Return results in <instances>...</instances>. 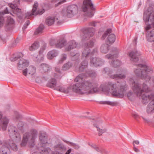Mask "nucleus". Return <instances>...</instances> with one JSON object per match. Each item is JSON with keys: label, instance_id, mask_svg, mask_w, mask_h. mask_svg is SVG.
<instances>
[{"label": "nucleus", "instance_id": "79ce46f5", "mask_svg": "<svg viewBox=\"0 0 154 154\" xmlns=\"http://www.w3.org/2000/svg\"><path fill=\"white\" fill-rule=\"evenodd\" d=\"M55 70L57 73L58 74V75H57L56 74H54V77L57 78H60L61 76H60V75L61 73V71H60L59 68L58 67H56L55 68Z\"/></svg>", "mask_w": 154, "mask_h": 154}, {"label": "nucleus", "instance_id": "b1692460", "mask_svg": "<svg viewBox=\"0 0 154 154\" xmlns=\"http://www.w3.org/2000/svg\"><path fill=\"white\" fill-rule=\"evenodd\" d=\"M9 120L6 117H3L0 121V125L3 131L6 130Z\"/></svg>", "mask_w": 154, "mask_h": 154}, {"label": "nucleus", "instance_id": "20e7f679", "mask_svg": "<svg viewBox=\"0 0 154 154\" xmlns=\"http://www.w3.org/2000/svg\"><path fill=\"white\" fill-rule=\"evenodd\" d=\"M38 137L39 143L37 146L38 151L33 153L32 154H48L51 151V149L46 147L47 144H49L47 134L45 132L40 131Z\"/></svg>", "mask_w": 154, "mask_h": 154}, {"label": "nucleus", "instance_id": "de8ad7c7", "mask_svg": "<svg viewBox=\"0 0 154 154\" xmlns=\"http://www.w3.org/2000/svg\"><path fill=\"white\" fill-rule=\"evenodd\" d=\"M57 39H51L50 40V43L51 46H55L56 47V44L57 42Z\"/></svg>", "mask_w": 154, "mask_h": 154}, {"label": "nucleus", "instance_id": "2eb2a0df", "mask_svg": "<svg viewBox=\"0 0 154 154\" xmlns=\"http://www.w3.org/2000/svg\"><path fill=\"white\" fill-rule=\"evenodd\" d=\"M78 7L77 5H72L68 6L66 11L67 16L69 17L76 14L78 12Z\"/></svg>", "mask_w": 154, "mask_h": 154}, {"label": "nucleus", "instance_id": "cd10ccee", "mask_svg": "<svg viewBox=\"0 0 154 154\" xmlns=\"http://www.w3.org/2000/svg\"><path fill=\"white\" fill-rule=\"evenodd\" d=\"M116 39V36L114 34H109L107 38L106 43L107 44H112L115 42Z\"/></svg>", "mask_w": 154, "mask_h": 154}, {"label": "nucleus", "instance_id": "09e8293b", "mask_svg": "<svg viewBox=\"0 0 154 154\" xmlns=\"http://www.w3.org/2000/svg\"><path fill=\"white\" fill-rule=\"evenodd\" d=\"M35 79H32L31 78H29V79L32 80L34 81L35 80V82L38 83H39L41 82L40 79L39 77L37 76L36 75H35Z\"/></svg>", "mask_w": 154, "mask_h": 154}, {"label": "nucleus", "instance_id": "2f4dec72", "mask_svg": "<svg viewBox=\"0 0 154 154\" xmlns=\"http://www.w3.org/2000/svg\"><path fill=\"white\" fill-rule=\"evenodd\" d=\"M20 0H17V2H16L15 4H9V6L13 9L15 10L16 11L20 13L21 12V9H19L17 8V5L19 4Z\"/></svg>", "mask_w": 154, "mask_h": 154}, {"label": "nucleus", "instance_id": "c756f323", "mask_svg": "<svg viewBox=\"0 0 154 154\" xmlns=\"http://www.w3.org/2000/svg\"><path fill=\"white\" fill-rule=\"evenodd\" d=\"M154 111V99H153L148 104L146 108V112L148 113L153 112Z\"/></svg>", "mask_w": 154, "mask_h": 154}, {"label": "nucleus", "instance_id": "052dcab7", "mask_svg": "<svg viewBox=\"0 0 154 154\" xmlns=\"http://www.w3.org/2000/svg\"><path fill=\"white\" fill-rule=\"evenodd\" d=\"M139 143V141L138 140H135L133 142V145L134 146H134V144H135L137 145H138Z\"/></svg>", "mask_w": 154, "mask_h": 154}, {"label": "nucleus", "instance_id": "69168bd1", "mask_svg": "<svg viewBox=\"0 0 154 154\" xmlns=\"http://www.w3.org/2000/svg\"><path fill=\"white\" fill-rule=\"evenodd\" d=\"M134 150L136 152H138L139 151V150L135 146H134Z\"/></svg>", "mask_w": 154, "mask_h": 154}, {"label": "nucleus", "instance_id": "37998d69", "mask_svg": "<svg viewBox=\"0 0 154 154\" xmlns=\"http://www.w3.org/2000/svg\"><path fill=\"white\" fill-rule=\"evenodd\" d=\"M112 32V29H108L105 32L104 34H103L101 39L102 40H104L106 37L107 36L108 34L111 33Z\"/></svg>", "mask_w": 154, "mask_h": 154}, {"label": "nucleus", "instance_id": "6ab92c4d", "mask_svg": "<svg viewBox=\"0 0 154 154\" xmlns=\"http://www.w3.org/2000/svg\"><path fill=\"white\" fill-rule=\"evenodd\" d=\"M142 102L143 104L147 103L150 100L154 98V92L152 93L150 95L147 94H141Z\"/></svg>", "mask_w": 154, "mask_h": 154}, {"label": "nucleus", "instance_id": "f257e3e1", "mask_svg": "<svg viewBox=\"0 0 154 154\" xmlns=\"http://www.w3.org/2000/svg\"><path fill=\"white\" fill-rule=\"evenodd\" d=\"M97 75L95 72L88 70L86 72L85 75L81 74L77 76L74 80V82H77L72 86L73 91L80 94H88L99 92L97 84L93 80H85L82 82L83 76L95 77Z\"/></svg>", "mask_w": 154, "mask_h": 154}, {"label": "nucleus", "instance_id": "aec40b11", "mask_svg": "<svg viewBox=\"0 0 154 154\" xmlns=\"http://www.w3.org/2000/svg\"><path fill=\"white\" fill-rule=\"evenodd\" d=\"M78 45L75 41L72 40L69 42L65 46V50L66 51H69L71 49L75 48Z\"/></svg>", "mask_w": 154, "mask_h": 154}, {"label": "nucleus", "instance_id": "393cba45", "mask_svg": "<svg viewBox=\"0 0 154 154\" xmlns=\"http://www.w3.org/2000/svg\"><path fill=\"white\" fill-rule=\"evenodd\" d=\"M58 85L57 84L56 80L54 78H52L48 82L47 86L55 90V88H57V87Z\"/></svg>", "mask_w": 154, "mask_h": 154}, {"label": "nucleus", "instance_id": "7c9ffc66", "mask_svg": "<svg viewBox=\"0 0 154 154\" xmlns=\"http://www.w3.org/2000/svg\"><path fill=\"white\" fill-rule=\"evenodd\" d=\"M58 54V51L55 50H53L48 52L47 57L48 59H51L54 57L57 56Z\"/></svg>", "mask_w": 154, "mask_h": 154}, {"label": "nucleus", "instance_id": "7ed1b4c3", "mask_svg": "<svg viewBox=\"0 0 154 154\" xmlns=\"http://www.w3.org/2000/svg\"><path fill=\"white\" fill-rule=\"evenodd\" d=\"M100 88L104 92L111 93L114 97L122 98L124 96V92L128 89V85L125 81L121 83L118 82L117 84L109 82L103 85H101Z\"/></svg>", "mask_w": 154, "mask_h": 154}, {"label": "nucleus", "instance_id": "680f3d73", "mask_svg": "<svg viewBox=\"0 0 154 154\" xmlns=\"http://www.w3.org/2000/svg\"><path fill=\"white\" fill-rule=\"evenodd\" d=\"M27 26H28L26 24H24L22 28L23 30L24 31V30L27 27Z\"/></svg>", "mask_w": 154, "mask_h": 154}, {"label": "nucleus", "instance_id": "a211bd4d", "mask_svg": "<svg viewBox=\"0 0 154 154\" xmlns=\"http://www.w3.org/2000/svg\"><path fill=\"white\" fill-rule=\"evenodd\" d=\"M143 20L145 22H148L149 20L153 21L154 20V12L146 10L144 13Z\"/></svg>", "mask_w": 154, "mask_h": 154}, {"label": "nucleus", "instance_id": "ea45409f", "mask_svg": "<svg viewBox=\"0 0 154 154\" xmlns=\"http://www.w3.org/2000/svg\"><path fill=\"white\" fill-rule=\"evenodd\" d=\"M44 26L43 24H40L39 27L36 29L35 32V35L42 33L43 30L44 29Z\"/></svg>", "mask_w": 154, "mask_h": 154}, {"label": "nucleus", "instance_id": "39448f33", "mask_svg": "<svg viewBox=\"0 0 154 154\" xmlns=\"http://www.w3.org/2000/svg\"><path fill=\"white\" fill-rule=\"evenodd\" d=\"M38 134L37 130L34 128L31 129L29 132L25 133L23 135L22 141L20 144L21 146H25L27 143L30 147L34 146Z\"/></svg>", "mask_w": 154, "mask_h": 154}, {"label": "nucleus", "instance_id": "5701e85b", "mask_svg": "<svg viewBox=\"0 0 154 154\" xmlns=\"http://www.w3.org/2000/svg\"><path fill=\"white\" fill-rule=\"evenodd\" d=\"M119 53L118 50L116 48H113L112 49V52L111 54L106 55L105 58L108 59L116 58L118 57V54Z\"/></svg>", "mask_w": 154, "mask_h": 154}, {"label": "nucleus", "instance_id": "bf43d9fd", "mask_svg": "<svg viewBox=\"0 0 154 154\" xmlns=\"http://www.w3.org/2000/svg\"><path fill=\"white\" fill-rule=\"evenodd\" d=\"M14 114L16 116V117L17 119H18L20 117V115L17 112H15Z\"/></svg>", "mask_w": 154, "mask_h": 154}, {"label": "nucleus", "instance_id": "4468645a", "mask_svg": "<svg viewBox=\"0 0 154 154\" xmlns=\"http://www.w3.org/2000/svg\"><path fill=\"white\" fill-rule=\"evenodd\" d=\"M23 74L26 76H27L28 74L30 75L29 78L33 79H35V75H36V68L33 66H30L23 71Z\"/></svg>", "mask_w": 154, "mask_h": 154}, {"label": "nucleus", "instance_id": "e433bc0d", "mask_svg": "<svg viewBox=\"0 0 154 154\" xmlns=\"http://www.w3.org/2000/svg\"><path fill=\"white\" fill-rule=\"evenodd\" d=\"M23 56V54L21 52H19L18 53L17 56L15 55H14L13 56L10 58V60L12 61H15L17 60V59L22 57Z\"/></svg>", "mask_w": 154, "mask_h": 154}, {"label": "nucleus", "instance_id": "4c0bfd02", "mask_svg": "<svg viewBox=\"0 0 154 154\" xmlns=\"http://www.w3.org/2000/svg\"><path fill=\"white\" fill-rule=\"evenodd\" d=\"M39 44L38 42H34L32 45L29 47V50L30 51H33L37 49L39 47Z\"/></svg>", "mask_w": 154, "mask_h": 154}, {"label": "nucleus", "instance_id": "c9c22d12", "mask_svg": "<svg viewBox=\"0 0 154 154\" xmlns=\"http://www.w3.org/2000/svg\"><path fill=\"white\" fill-rule=\"evenodd\" d=\"M72 66V64L70 62H68L64 64L62 67V70L66 71L69 69Z\"/></svg>", "mask_w": 154, "mask_h": 154}, {"label": "nucleus", "instance_id": "6e6d98bb", "mask_svg": "<svg viewBox=\"0 0 154 154\" xmlns=\"http://www.w3.org/2000/svg\"><path fill=\"white\" fill-rule=\"evenodd\" d=\"M91 146L96 151H97L98 152H100V150L98 147H97L95 145H91Z\"/></svg>", "mask_w": 154, "mask_h": 154}, {"label": "nucleus", "instance_id": "dca6fc26", "mask_svg": "<svg viewBox=\"0 0 154 154\" xmlns=\"http://www.w3.org/2000/svg\"><path fill=\"white\" fill-rule=\"evenodd\" d=\"M78 61H75V63L74 66L75 67V70L81 72L84 71L88 67V62L85 60L81 62L80 65L78 66Z\"/></svg>", "mask_w": 154, "mask_h": 154}, {"label": "nucleus", "instance_id": "e2e57ef3", "mask_svg": "<svg viewBox=\"0 0 154 154\" xmlns=\"http://www.w3.org/2000/svg\"><path fill=\"white\" fill-rule=\"evenodd\" d=\"M151 28V26L150 25H148L146 28V31L149 30Z\"/></svg>", "mask_w": 154, "mask_h": 154}, {"label": "nucleus", "instance_id": "603ef678", "mask_svg": "<svg viewBox=\"0 0 154 154\" xmlns=\"http://www.w3.org/2000/svg\"><path fill=\"white\" fill-rule=\"evenodd\" d=\"M7 22L9 24H12L14 23L13 19L10 17H8L7 19Z\"/></svg>", "mask_w": 154, "mask_h": 154}, {"label": "nucleus", "instance_id": "5fc2aeb1", "mask_svg": "<svg viewBox=\"0 0 154 154\" xmlns=\"http://www.w3.org/2000/svg\"><path fill=\"white\" fill-rule=\"evenodd\" d=\"M132 115L133 117H134V118L137 120V119L139 117L137 114L136 113H132Z\"/></svg>", "mask_w": 154, "mask_h": 154}, {"label": "nucleus", "instance_id": "ddd939ff", "mask_svg": "<svg viewBox=\"0 0 154 154\" xmlns=\"http://www.w3.org/2000/svg\"><path fill=\"white\" fill-rule=\"evenodd\" d=\"M92 122L93 123L94 126L97 129L99 136L101 135L103 133L106 132V129L103 128L102 127V121L100 119L98 118L96 120H93Z\"/></svg>", "mask_w": 154, "mask_h": 154}, {"label": "nucleus", "instance_id": "c03bdc74", "mask_svg": "<svg viewBox=\"0 0 154 154\" xmlns=\"http://www.w3.org/2000/svg\"><path fill=\"white\" fill-rule=\"evenodd\" d=\"M127 96L128 99L131 101L133 100L134 98V94L130 91L128 93Z\"/></svg>", "mask_w": 154, "mask_h": 154}, {"label": "nucleus", "instance_id": "3c124183", "mask_svg": "<svg viewBox=\"0 0 154 154\" xmlns=\"http://www.w3.org/2000/svg\"><path fill=\"white\" fill-rule=\"evenodd\" d=\"M5 23V20L3 17L0 15V27H2Z\"/></svg>", "mask_w": 154, "mask_h": 154}, {"label": "nucleus", "instance_id": "0eeeda50", "mask_svg": "<svg viewBox=\"0 0 154 154\" xmlns=\"http://www.w3.org/2000/svg\"><path fill=\"white\" fill-rule=\"evenodd\" d=\"M130 82L132 84V89L138 96H140L143 92L148 93L151 91L150 88L144 83L141 85L133 78H130Z\"/></svg>", "mask_w": 154, "mask_h": 154}, {"label": "nucleus", "instance_id": "a878e982", "mask_svg": "<svg viewBox=\"0 0 154 154\" xmlns=\"http://www.w3.org/2000/svg\"><path fill=\"white\" fill-rule=\"evenodd\" d=\"M29 62L23 59L19 60L18 63L17 68L19 69H21L23 67H25L28 65Z\"/></svg>", "mask_w": 154, "mask_h": 154}, {"label": "nucleus", "instance_id": "49530a36", "mask_svg": "<svg viewBox=\"0 0 154 154\" xmlns=\"http://www.w3.org/2000/svg\"><path fill=\"white\" fill-rule=\"evenodd\" d=\"M67 58V56L66 54H63L61 56L60 59L59 61V63H62Z\"/></svg>", "mask_w": 154, "mask_h": 154}, {"label": "nucleus", "instance_id": "f03ea898", "mask_svg": "<svg viewBox=\"0 0 154 154\" xmlns=\"http://www.w3.org/2000/svg\"><path fill=\"white\" fill-rule=\"evenodd\" d=\"M8 131L11 139L1 143L2 145L1 148L2 154H10V149L17 151L18 147L16 143L20 142L21 139L20 134L15 130L14 127H9Z\"/></svg>", "mask_w": 154, "mask_h": 154}, {"label": "nucleus", "instance_id": "f704fd0d", "mask_svg": "<svg viewBox=\"0 0 154 154\" xmlns=\"http://www.w3.org/2000/svg\"><path fill=\"white\" fill-rule=\"evenodd\" d=\"M100 103L101 104H106L112 106H117L118 104V103L116 101L112 102L108 101H100Z\"/></svg>", "mask_w": 154, "mask_h": 154}, {"label": "nucleus", "instance_id": "9d476101", "mask_svg": "<svg viewBox=\"0 0 154 154\" xmlns=\"http://www.w3.org/2000/svg\"><path fill=\"white\" fill-rule=\"evenodd\" d=\"M115 70H112L108 68H104L103 71L102 73L103 74H107L109 77L112 79H124L125 78V75L124 74H122V71L120 70H118L116 72L117 74L112 75Z\"/></svg>", "mask_w": 154, "mask_h": 154}, {"label": "nucleus", "instance_id": "473e14b6", "mask_svg": "<svg viewBox=\"0 0 154 154\" xmlns=\"http://www.w3.org/2000/svg\"><path fill=\"white\" fill-rule=\"evenodd\" d=\"M109 46L107 44H103L100 47L101 52L103 53H106L109 50Z\"/></svg>", "mask_w": 154, "mask_h": 154}, {"label": "nucleus", "instance_id": "338daca9", "mask_svg": "<svg viewBox=\"0 0 154 154\" xmlns=\"http://www.w3.org/2000/svg\"><path fill=\"white\" fill-rule=\"evenodd\" d=\"M90 24L92 26H96L95 23L94 22H93L90 23Z\"/></svg>", "mask_w": 154, "mask_h": 154}, {"label": "nucleus", "instance_id": "1a4fd4ad", "mask_svg": "<svg viewBox=\"0 0 154 154\" xmlns=\"http://www.w3.org/2000/svg\"><path fill=\"white\" fill-rule=\"evenodd\" d=\"M81 9L84 12H87L88 16L91 17L94 15L92 11H94L95 8L91 0H84Z\"/></svg>", "mask_w": 154, "mask_h": 154}, {"label": "nucleus", "instance_id": "a19ab883", "mask_svg": "<svg viewBox=\"0 0 154 154\" xmlns=\"http://www.w3.org/2000/svg\"><path fill=\"white\" fill-rule=\"evenodd\" d=\"M112 65L115 67H117L118 66H119L121 64V62L117 60H114L112 62Z\"/></svg>", "mask_w": 154, "mask_h": 154}, {"label": "nucleus", "instance_id": "9b49d317", "mask_svg": "<svg viewBox=\"0 0 154 154\" xmlns=\"http://www.w3.org/2000/svg\"><path fill=\"white\" fill-rule=\"evenodd\" d=\"M82 32L81 35L82 41L88 39L94 35V29L93 28H84L82 29Z\"/></svg>", "mask_w": 154, "mask_h": 154}, {"label": "nucleus", "instance_id": "58836bf2", "mask_svg": "<svg viewBox=\"0 0 154 154\" xmlns=\"http://www.w3.org/2000/svg\"><path fill=\"white\" fill-rule=\"evenodd\" d=\"M63 140L64 142L66 143L67 144H68L69 143L70 144V146L73 147L75 149H78L80 147V146L77 144L72 143V142H69V141H66L64 139H63Z\"/></svg>", "mask_w": 154, "mask_h": 154}, {"label": "nucleus", "instance_id": "8fccbe9b", "mask_svg": "<svg viewBox=\"0 0 154 154\" xmlns=\"http://www.w3.org/2000/svg\"><path fill=\"white\" fill-rule=\"evenodd\" d=\"M24 124L22 121H20L17 125V127L19 129L22 130L23 128Z\"/></svg>", "mask_w": 154, "mask_h": 154}, {"label": "nucleus", "instance_id": "4be33fe9", "mask_svg": "<svg viewBox=\"0 0 154 154\" xmlns=\"http://www.w3.org/2000/svg\"><path fill=\"white\" fill-rule=\"evenodd\" d=\"M55 89V90L57 91L66 94L68 93L71 90V88L70 87H65L64 86H63L61 85H57V88Z\"/></svg>", "mask_w": 154, "mask_h": 154}, {"label": "nucleus", "instance_id": "412c9836", "mask_svg": "<svg viewBox=\"0 0 154 154\" xmlns=\"http://www.w3.org/2000/svg\"><path fill=\"white\" fill-rule=\"evenodd\" d=\"M140 54L136 51H132L129 54V56L130 57V60L134 62H137L139 60L138 57Z\"/></svg>", "mask_w": 154, "mask_h": 154}, {"label": "nucleus", "instance_id": "a18cd8bd", "mask_svg": "<svg viewBox=\"0 0 154 154\" xmlns=\"http://www.w3.org/2000/svg\"><path fill=\"white\" fill-rule=\"evenodd\" d=\"M54 147L55 149H64L65 147L62 143H59L57 145H55Z\"/></svg>", "mask_w": 154, "mask_h": 154}, {"label": "nucleus", "instance_id": "f8f14e48", "mask_svg": "<svg viewBox=\"0 0 154 154\" xmlns=\"http://www.w3.org/2000/svg\"><path fill=\"white\" fill-rule=\"evenodd\" d=\"M38 4L37 2H35L33 5L32 12H27L25 14V18L29 19L32 15H36L38 14L41 15L45 11L44 9L41 10H38L37 7Z\"/></svg>", "mask_w": 154, "mask_h": 154}, {"label": "nucleus", "instance_id": "f3484780", "mask_svg": "<svg viewBox=\"0 0 154 154\" xmlns=\"http://www.w3.org/2000/svg\"><path fill=\"white\" fill-rule=\"evenodd\" d=\"M104 61L100 58L95 57L91 59V65L95 66H101L104 63Z\"/></svg>", "mask_w": 154, "mask_h": 154}, {"label": "nucleus", "instance_id": "bb28decb", "mask_svg": "<svg viewBox=\"0 0 154 154\" xmlns=\"http://www.w3.org/2000/svg\"><path fill=\"white\" fill-rule=\"evenodd\" d=\"M50 66L46 63H42L39 66L40 71L42 73L47 72L51 69Z\"/></svg>", "mask_w": 154, "mask_h": 154}, {"label": "nucleus", "instance_id": "c85d7f7f", "mask_svg": "<svg viewBox=\"0 0 154 154\" xmlns=\"http://www.w3.org/2000/svg\"><path fill=\"white\" fill-rule=\"evenodd\" d=\"M57 43H56V47L61 48L63 47L66 45V42L64 38H60L59 40L57 39Z\"/></svg>", "mask_w": 154, "mask_h": 154}, {"label": "nucleus", "instance_id": "864d4df0", "mask_svg": "<svg viewBox=\"0 0 154 154\" xmlns=\"http://www.w3.org/2000/svg\"><path fill=\"white\" fill-rule=\"evenodd\" d=\"M70 54L71 56H72L73 57V59H74V57H77V58L75 59V60H77L80 56V54L79 53H73V52H71L70 53Z\"/></svg>", "mask_w": 154, "mask_h": 154}, {"label": "nucleus", "instance_id": "774afa93", "mask_svg": "<svg viewBox=\"0 0 154 154\" xmlns=\"http://www.w3.org/2000/svg\"><path fill=\"white\" fill-rule=\"evenodd\" d=\"M142 118L146 122H149V121L148 120V119H147L146 118H145L143 117H142Z\"/></svg>", "mask_w": 154, "mask_h": 154}, {"label": "nucleus", "instance_id": "423d86ee", "mask_svg": "<svg viewBox=\"0 0 154 154\" xmlns=\"http://www.w3.org/2000/svg\"><path fill=\"white\" fill-rule=\"evenodd\" d=\"M137 66L138 67L134 71L136 75L146 81H149L150 78L149 74L152 71L151 68L145 65L139 64Z\"/></svg>", "mask_w": 154, "mask_h": 154}, {"label": "nucleus", "instance_id": "0e129e2a", "mask_svg": "<svg viewBox=\"0 0 154 154\" xmlns=\"http://www.w3.org/2000/svg\"><path fill=\"white\" fill-rule=\"evenodd\" d=\"M71 151L72 149H69L67 150L65 154H69L71 152Z\"/></svg>", "mask_w": 154, "mask_h": 154}, {"label": "nucleus", "instance_id": "13d9d810", "mask_svg": "<svg viewBox=\"0 0 154 154\" xmlns=\"http://www.w3.org/2000/svg\"><path fill=\"white\" fill-rule=\"evenodd\" d=\"M8 13V11L7 8H6L5 9L4 11L3 12H2V14H7Z\"/></svg>", "mask_w": 154, "mask_h": 154}, {"label": "nucleus", "instance_id": "6e6552de", "mask_svg": "<svg viewBox=\"0 0 154 154\" xmlns=\"http://www.w3.org/2000/svg\"><path fill=\"white\" fill-rule=\"evenodd\" d=\"M94 42L92 40H90L84 44V49L82 53V56L83 57L87 58L97 52V50L96 49H94L91 52L90 49L94 46Z\"/></svg>", "mask_w": 154, "mask_h": 154}, {"label": "nucleus", "instance_id": "72a5a7b5", "mask_svg": "<svg viewBox=\"0 0 154 154\" xmlns=\"http://www.w3.org/2000/svg\"><path fill=\"white\" fill-rule=\"evenodd\" d=\"M54 18L52 17H49L46 20L45 23L48 26H51L54 23Z\"/></svg>", "mask_w": 154, "mask_h": 154}, {"label": "nucleus", "instance_id": "4d7b16f0", "mask_svg": "<svg viewBox=\"0 0 154 154\" xmlns=\"http://www.w3.org/2000/svg\"><path fill=\"white\" fill-rule=\"evenodd\" d=\"M45 48L46 46L45 45H44L42 48H41L39 51V53L40 54H41L42 53L43 51L45 49Z\"/></svg>", "mask_w": 154, "mask_h": 154}]
</instances>
